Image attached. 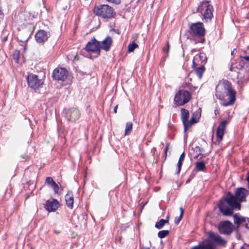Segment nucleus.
<instances>
[{
	"label": "nucleus",
	"mask_w": 249,
	"mask_h": 249,
	"mask_svg": "<svg viewBox=\"0 0 249 249\" xmlns=\"http://www.w3.org/2000/svg\"><path fill=\"white\" fill-rule=\"evenodd\" d=\"M169 215H168L166 217V219H164V220H167V224H168L169 223Z\"/></svg>",
	"instance_id": "3c124183"
},
{
	"label": "nucleus",
	"mask_w": 249,
	"mask_h": 249,
	"mask_svg": "<svg viewBox=\"0 0 249 249\" xmlns=\"http://www.w3.org/2000/svg\"><path fill=\"white\" fill-rule=\"evenodd\" d=\"M236 91L232 88L231 83L227 80H222L215 88V95L217 99L224 100L226 96H229V101L222 104L227 107L233 105L236 100Z\"/></svg>",
	"instance_id": "f257e3e1"
},
{
	"label": "nucleus",
	"mask_w": 249,
	"mask_h": 249,
	"mask_svg": "<svg viewBox=\"0 0 249 249\" xmlns=\"http://www.w3.org/2000/svg\"><path fill=\"white\" fill-rule=\"evenodd\" d=\"M191 93L187 90L180 89L174 97V101L178 106H183L188 103L191 99Z\"/></svg>",
	"instance_id": "0eeeda50"
},
{
	"label": "nucleus",
	"mask_w": 249,
	"mask_h": 249,
	"mask_svg": "<svg viewBox=\"0 0 249 249\" xmlns=\"http://www.w3.org/2000/svg\"><path fill=\"white\" fill-rule=\"evenodd\" d=\"M195 168L197 171L203 172L206 169L205 163L203 161H197L196 163Z\"/></svg>",
	"instance_id": "4be33fe9"
},
{
	"label": "nucleus",
	"mask_w": 249,
	"mask_h": 249,
	"mask_svg": "<svg viewBox=\"0 0 249 249\" xmlns=\"http://www.w3.org/2000/svg\"><path fill=\"white\" fill-rule=\"evenodd\" d=\"M51 186L53 188L54 193L57 194L59 191V186L58 184L55 182L51 185Z\"/></svg>",
	"instance_id": "72a5a7b5"
},
{
	"label": "nucleus",
	"mask_w": 249,
	"mask_h": 249,
	"mask_svg": "<svg viewBox=\"0 0 249 249\" xmlns=\"http://www.w3.org/2000/svg\"><path fill=\"white\" fill-rule=\"evenodd\" d=\"M234 231H236V238L238 240H240L241 239V235L239 231V229H235Z\"/></svg>",
	"instance_id": "f704fd0d"
},
{
	"label": "nucleus",
	"mask_w": 249,
	"mask_h": 249,
	"mask_svg": "<svg viewBox=\"0 0 249 249\" xmlns=\"http://www.w3.org/2000/svg\"><path fill=\"white\" fill-rule=\"evenodd\" d=\"M248 195V190L243 187H240L236 189L235 192L234 196L237 200V201L240 203V202L245 201L246 197Z\"/></svg>",
	"instance_id": "4468645a"
},
{
	"label": "nucleus",
	"mask_w": 249,
	"mask_h": 249,
	"mask_svg": "<svg viewBox=\"0 0 249 249\" xmlns=\"http://www.w3.org/2000/svg\"><path fill=\"white\" fill-rule=\"evenodd\" d=\"M112 43V39L109 36H107L105 39H104L102 43L99 41V48L101 49L104 50L106 52L109 51Z\"/></svg>",
	"instance_id": "dca6fc26"
},
{
	"label": "nucleus",
	"mask_w": 249,
	"mask_h": 249,
	"mask_svg": "<svg viewBox=\"0 0 249 249\" xmlns=\"http://www.w3.org/2000/svg\"><path fill=\"white\" fill-rule=\"evenodd\" d=\"M111 30L114 31L115 33H116L118 35H120V30H118V29H112Z\"/></svg>",
	"instance_id": "a18cd8bd"
},
{
	"label": "nucleus",
	"mask_w": 249,
	"mask_h": 249,
	"mask_svg": "<svg viewBox=\"0 0 249 249\" xmlns=\"http://www.w3.org/2000/svg\"><path fill=\"white\" fill-rule=\"evenodd\" d=\"M244 245H245V246H247V247H249V244H245Z\"/></svg>",
	"instance_id": "052dcab7"
},
{
	"label": "nucleus",
	"mask_w": 249,
	"mask_h": 249,
	"mask_svg": "<svg viewBox=\"0 0 249 249\" xmlns=\"http://www.w3.org/2000/svg\"><path fill=\"white\" fill-rule=\"evenodd\" d=\"M184 158H185V153H184V152H183L180 155V156L178 160V162L177 163V169L176 174L178 175L179 174L180 172L182 165V162L184 159Z\"/></svg>",
	"instance_id": "412c9836"
},
{
	"label": "nucleus",
	"mask_w": 249,
	"mask_h": 249,
	"mask_svg": "<svg viewBox=\"0 0 249 249\" xmlns=\"http://www.w3.org/2000/svg\"><path fill=\"white\" fill-rule=\"evenodd\" d=\"M244 247L242 246L241 248V249H243Z\"/></svg>",
	"instance_id": "e2e57ef3"
},
{
	"label": "nucleus",
	"mask_w": 249,
	"mask_h": 249,
	"mask_svg": "<svg viewBox=\"0 0 249 249\" xmlns=\"http://www.w3.org/2000/svg\"><path fill=\"white\" fill-rule=\"evenodd\" d=\"M59 206V201L56 199H53L52 201H46L45 208L49 212H55Z\"/></svg>",
	"instance_id": "2eb2a0df"
},
{
	"label": "nucleus",
	"mask_w": 249,
	"mask_h": 249,
	"mask_svg": "<svg viewBox=\"0 0 249 249\" xmlns=\"http://www.w3.org/2000/svg\"><path fill=\"white\" fill-rule=\"evenodd\" d=\"M219 113V111L217 110V109H215L214 110V114H215V115L216 116L217 115V114H218Z\"/></svg>",
	"instance_id": "6e6d98bb"
},
{
	"label": "nucleus",
	"mask_w": 249,
	"mask_h": 249,
	"mask_svg": "<svg viewBox=\"0 0 249 249\" xmlns=\"http://www.w3.org/2000/svg\"><path fill=\"white\" fill-rule=\"evenodd\" d=\"M208 235V239L192 247L191 249H216L215 246H224L226 244V241L217 233L209 231Z\"/></svg>",
	"instance_id": "7ed1b4c3"
},
{
	"label": "nucleus",
	"mask_w": 249,
	"mask_h": 249,
	"mask_svg": "<svg viewBox=\"0 0 249 249\" xmlns=\"http://www.w3.org/2000/svg\"><path fill=\"white\" fill-rule=\"evenodd\" d=\"M68 71L66 68H57L52 74V78L54 80L64 81L68 77Z\"/></svg>",
	"instance_id": "9b49d317"
},
{
	"label": "nucleus",
	"mask_w": 249,
	"mask_h": 249,
	"mask_svg": "<svg viewBox=\"0 0 249 249\" xmlns=\"http://www.w3.org/2000/svg\"><path fill=\"white\" fill-rule=\"evenodd\" d=\"M213 6L209 4L207 8L204 11V13L202 15H203L204 18L207 21L208 19L211 20L213 17Z\"/></svg>",
	"instance_id": "a211bd4d"
},
{
	"label": "nucleus",
	"mask_w": 249,
	"mask_h": 249,
	"mask_svg": "<svg viewBox=\"0 0 249 249\" xmlns=\"http://www.w3.org/2000/svg\"><path fill=\"white\" fill-rule=\"evenodd\" d=\"M181 120H182V122L187 121V120H188L189 118V111L185 108H181Z\"/></svg>",
	"instance_id": "5701e85b"
},
{
	"label": "nucleus",
	"mask_w": 249,
	"mask_h": 249,
	"mask_svg": "<svg viewBox=\"0 0 249 249\" xmlns=\"http://www.w3.org/2000/svg\"><path fill=\"white\" fill-rule=\"evenodd\" d=\"M66 205L70 209H72L73 207V197L71 192H69L65 196Z\"/></svg>",
	"instance_id": "6ab92c4d"
},
{
	"label": "nucleus",
	"mask_w": 249,
	"mask_h": 249,
	"mask_svg": "<svg viewBox=\"0 0 249 249\" xmlns=\"http://www.w3.org/2000/svg\"><path fill=\"white\" fill-rule=\"evenodd\" d=\"M213 134L212 136V140L213 139Z\"/></svg>",
	"instance_id": "680f3d73"
},
{
	"label": "nucleus",
	"mask_w": 249,
	"mask_h": 249,
	"mask_svg": "<svg viewBox=\"0 0 249 249\" xmlns=\"http://www.w3.org/2000/svg\"><path fill=\"white\" fill-rule=\"evenodd\" d=\"M200 116H198L197 113H193L191 116V122L196 124L199 121Z\"/></svg>",
	"instance_id": "2f4dec72"
},
{
	"label": "nucleus",
	"mask_w": 249,
	"mask_h": 249,
	"mask_svg": "<svg viewBox=\"0 0 249 249\" xmlns=\"http://www.w3.org/2000/svg\"><path fill=\"white\" fill-rule=\"evenodd\" d=\"M199 155H202V156H203V155H202V154L199 153V154H197V155H196V156H194V159H197V158L198 157V156H199Z\"/></svg>",
	"instance_id": "5fc2aeb1"
},
{
	"label": "nucleus",
	"mask_w": 249,
	"mask_h": 249,
	"mask_svg": "<svg viewBox=\"0 0 249 249\" xmlns=\"http://www.w3.org/2000/svg\"><path fill=\"white\" fill-rule=\"evenodd\" d=\"M179 209H180V215L181 216H183V213H184V210L182 207H180L179 208Z\"/></svg>",
	"instance_id": "c03bdc74"
},
{
	"label": "nucleus",
	"mask_w": 249,
	"mask_h": 249,
	"mask_svg": "<svg viewBox=\"0 0 249 249\" xmlns=\"http://www.w3.org/2000/svg\"><path fill=\"white\" fill-rule=\"evenodd\" d=\"M93 12L95 15L103 19H112L116 16L113 8L107 4L96 5L93 9Z\"/></svg>",
	"instance_id": "20e7f679"
},
{
	"label": "nucleus",
	"mask_w": 249,
	"mask_h": 249,
	"mask_svg": "<svg viewBox=\"0 0 249 249\" xmlns=\"http://www.w3.org/2000/svg\"><path fill=\"white\" fill-rule=\"evenodd\" d=\"M50 36V32L40 29L37 31L35 37L36 41L38 43L43 45L48 40Z\"/></svg>",
	"instance_id": "ddd939ff"
},
{
	"label": "nucleus",
	"mask_w": 249,
	"mask_h": 249,
	"mask_svg": "<svg viewBox=\"0 0 249 249\" xmlns=\"http://www.w3.org/2000/svg\"><path fill=\"white\" fill-rule=\"evenodd\" d=\"M170 231L169 230H162L159 231L158 233V236L160 238H163L169 235Z\"/></svg>",
	"instance_id": "c85d7f7f"
},
{
	"label": "nucleus",
	"mask_w": 249,
	"mask_h": 249,
	"mask_svg": "<svg viewBox=\"0 0 249 249\" xmlns=\"http://www.w3.org/2000/svg\"><path fill=\"white\" fill-rule=\"evenodd\" d=\"M133 124L131 122H127L125 126V135H128L132 130Z\"/></svg>",
	"instance_id": "a878e982"
},
{
	"label": "nucleus",
	"mask_w": 249,
	"mask_h": 249,
	"mask_svg": "<svg viewBox=\"0 0 249 249\" xmlns=\"http://www.w3.org/2000/svg\"><path fill=\"white\" fill-rule=\"evenodd\" d=\"M190 29L192 35L197 38V42L204 43L205 42L206 31L202 22L198 21L193 23L191 24Z\"/></svg>",
	"instance_id": "39448f33"
},
{
	"label": "nucleus",
	"mask_w": 249,
	"mask_h": 249,
	"mask_svg": "<svg viewBox=\"0 0 249 249\" xmlns=\"http://www.w3.org/2000/svg\"><path fill=\"white\" fill-rule=\"evenodd\" d=\"M141 249H150V248L149 247H142Z\"/></svg>",
	"instance_id": "4d7b16f0"
},
{
	"label": "nucleus",
	"mask_w": 249,
	"mask_h": 249,
	"mask_svg": "<svg viewBox=\"0 0 249 249\" xmlns=\"http://www.w3.org/2000/svg\"><path fill=\"white\" fill-rule=\"evenodd\" d=\"M167 220H164V219H161L159 221L156 223L155 227L158 229H161L166 224H167Z\"/></svg>",
	"instance_id": "393cba45"
},
{
	"label": "nucleus",
	"mask_w": 249,
	"mask_h": 249,
	"mask_svg": "<svg viewBox=\"0 0 249 249\" xmlns=\"http://www.w3.org/2000/svg\"><path fill=\"white\" fill-rule=\"evenodd\" d=\"M246 222L245 223H248L249 224V218L245 217Z\"/></svg>",
	"instance_id": "603ef678"
},
{
	"label": "nucleus",
	"mask_w": 249,
	"mask_h": 249,
	"mask_svg": "<svg viewBox=\"0 0 249 249\" xmlns=\"http://www.w3.org/2000/svg\"><path fill=\"white\" fill-rule=\"evenodd\" d=\"M232 66H233V63H232V64H231V67H230V69H229V70H230V71H233Z\"/></svg>",
	"instance_id": "864d4df0"
},
{
	"label": "nucleus",
	"mask_w": 249,
	"mask_h": 249,
	"mask_svg": "<svg viewBox=\"0 0 249 249\" xmlns=\"http://www.w3.org/2000/svg\"><path fill=\"white\" fill-rule=\"evenodd\" d=\"M209 4V1L204 0L200 2L196 9V12L203 14V12L207 8V6Z\"/></svg>",
	"instance_id": "aec40b11"
},
{
	"label": "nucleus",
	"mask_w": 249,
	"mask_h": 249,
	"mask_svg": "<svg viewBox=\"0 0 249 249\" xmlns=\"http://www.w3.org/2000/svg\"><path fill=\"white\" fill-rule=\"evenodd\" d=\"M169 146V143H166V146H165V148L164 149V156H165V158H164V160H165V159L166 158L167 152L168 150Z\"/></svg>",
	"instance_id": "4c0bfd02"
},
{
	"label": "nucleus",
	"mask_w": 249,
	"mask_h": 249,
	"mask_svg": "<svg viewBox=\"0 0 249 249\" xmlns=\"http://www.w3.org/2000/svg\"><path fill=\"white\" fill-rule=\"evenodd\" d=\"M235 229H239L240 226L246 222L245 217L239 215L238 213L233 214Z\"/></svg>",
	"instance_id": "f3484780"
},
{
	"label": "nucleus",
	"mask_w": 249,
	"mask_h": 249,
	"mask_svg": "<svg viewBox=\"0 0 249 249\" xmlns=\"http://www.w3.org/2000/svg\"><path fill=\"white\" fill-rule=\"evenodd\" d=\"M205 71V68L203 65H201L200 67L196 69V73L199 78L201 79L203 74Z\"/></svg>",
	"instance_id": "b1692460"
},
{
	"label": "nucleus",
	"mask_w": 249,
	"mask_h": 249,
	"mask_svg": "<svg viewBox=\"0 0 249 249\" xmlns=\"http://www.w3.org/2000/svg\"><path fill=\"white\" fill-rule=\"evenodd\" d=\"M84 51H86L87 52H93L96 54L93 57L95 58L98 57L100 55L101 52L99 48V41L95 37L92 38L87 43L85 47L81 51V54L87 57L91 58V56H89L88 54L86 55L84 53Z\"/></svg>",
	"instance_id": "423d86ee"
},
{
	"label": "nucleus",
	"mask_w": 249,
	"mask_h": 249,
	"mask_svg": "<svg viewBox=\"0 0 249 249\" xmlns=\"http://www.w3.org/2000/svg\"><path fill=\"white\" fill-rule=\"evenodd\" d=\"M241 206V204L230 192L226 194L224 200H221L218 204L220 211L226 216H232L233 210L235 209H240Z\"/></svg>",
	"instance_id": "f03ea898"
},
{
	"label": "nucleus",
	"mask_w": 249,
	"mask_h": 249,
	"mask_svg": "<svg viewBox=\"0 0 249 249\" xmlns=\"http://www.w3.org/2000/svg\"><path fill=\"white\" fill-rule=\"evenodd\" d=\"M20 51L16 50L13 54V58L15 60L16 63H18L20 58Z\"/></svg>",
	"instance_id": "7c9ffc66"
},
{
	"label": "nucleus",
	"mask_w": 249,
	"mask_h": 249,
	"mask_svg": "<svg viewBox=\"0 0 249 249\" xmlns=\"http://www.w3.org/2000/svg\"><path fill=\"white\" fill-rule=\"evenodd\" d=\"M28 39H29V37H28L25 40H19V39H18V41L19 42H22V43H23V44H21V45L24 46V50H26V46H27V41H28Z\"/></svg>",
	"instance_id": "c9c22d12"
},
{
	"label": "nucleus",
	"mask_w": 249,
	"mask_h": 249,
	"mask_svg": "<svg viewBox=\"0 0 249 249\" xmlns=\"http://www.w3.org/2000/svg\"><path fill=\"white\" fill-rule=\"evenodd\" d=\"M197 56L196 55L194 57V61H193V67H195V65H196V63H195V62L194 60H195V59H197Z\"/></svg>",
	"instance_id": "8fccbe9b"
},
{
	"label": "nucleus",
	"mask_w": 249,
	"mask_h": 249,
	"mask_svg": "<svg viewBox=\"0 0 249 249\" xmlns=\"http://www.w3.org/2000/svg\"><path fill=\"white\" fill-rule=\"evenodd\" d=\"M243 226L245 227V228L247 229L248 231H249V224L248 223H244V224H243Z\"/></svg>",
	"instance_id": "37998d69"
},
{
	"label": "nucleus",
	"mask_w": 249,
	"mask_h": 249,
	"mask_svg": "<svg viewBox=\"0 0 249 249\" xmlns=\"http://www.w3.org/2000/svg\"><path fill=\"white\" fill-rule=\"evenodd\" d=\"M182 123L184 126V131L185 132H186L188 129L189 127H190L193 124H195L194 123L191 122V120L190 121L187 120V121H184L182 122Z\"/></svg>",
	"instance_id": "cd10ccee"
},
{
	"label": "nucleus",
	"mask_w": 249,
	"mask_h": 249,
	"mask_svg": "<svg viewBox=\"0 0 249 249\" xmlns=\"http://www.w3.org/2000/svg\"><path fill=\"white\" fill-rule=\"evenodd\" d=\"M63 112L68 121L75 122L78 120L81 116L80 110L76 107H70L64 108Z\"/></svg>",
	"instance_id": "1a4fd4ad"
},
{
	"label": "nucleus",
	"mask_w": 249,
	"mask_h": 249,
	"mask_svg": "<svg viewBox=\"0 0 249 249\" xmlns=\"http://www.w3.org/2000/svg\"><path fill=\"white\" fill-rule=\"evenodd\" d=\"M220 233L230 235L235 230V226L229 220L220 221L217 226Z\"/></svg>",
	"instance_id": "6e6552de"
},
{
	"label": "nucleus",
	"mask_w": 249,
	"mask_h": 249,
	"mask_svg": "<svg viewBox=\"0 0 249 249\" xmlns=\"http://www.w3.org/2000/svg\"><path fill=\"white\" fill-rule=\"evenodd\" d=\"M195 174L193 173L190 175L189 178L186 180V183L187 184L190 182V181L195 177Z\"/></svg>",
	"instance_id": "ea45409f"
},
{
	"label": "nucleus",
	"mask_w": 249,
	"mask_h": 249,
	"mask_svg": "<svg viewBox=\"0 0 249 249\" xmlns=\"http://www.w3.org/2000/svg\"><path fill=\"white\" fill-rule=\"evenodd\" d=\"M167 53L169 52V48H170V45L169 41H167Z\"/></svg>",
	"instance_id": "09e8293b"
},
{
	"label": "nucleus",
	"mask_w": 249,
	"mask_h": 249,
	"mask_svg": "<svg viewBox=\"0 0 249 249\" xmlns=\"http://www.w3.org/2000/svg\"><path fill=\"white\" fill-rule=\"evenodd\" d=\"M138 47H139L138 45L134 41H132L128 46L127 52H128L129 53L133 52L135 49H136Z\"/></svg>",
	"instance_id": "bb28decb"
},
{
	"label": "nucleus",
	"mask_w": 249,
	"mask_h": 249,
	"mask_svg": "<svg viewBox=\"0 0 249 249\" xmlns=\"http://www.w3.org/2000/svg\"><path fill=\"white\" fill-rule=\"evenodd\" d=\"M182 217H183V216H181L180 215H179V216L178 217H176L175 219V223L176 225H178L179 223V222L181 220V219L182 218Z\"/></svg>",
	"instance_id": "e433bc0d"
},
{
	"label": "nucleus",
	"mask_w": 249,
	"mask_h": 249,
	"mask_svg": "<svg viewBox=\"0 0 249 249\" xmlns=\"http://www.w3.org/2000/svg\"><path fill=\"white\" fill-rule=\"evenodd\" d=\"M55 181L52 177H47L45 179V183L48 185H52Z\"/></svg>",
	"instance_id": "473e14b6"
},
{
	"label": "nucleus",
	"mask_w": 249,
	"mask_h": 249,
	"mask_svg": "<svg viewBox=\"0 0 249 249\" xmlns=\"http://www.w3.org/2000/svg\"><path fill=\"white\" fill-rule=\"evenodd\" d=\"M140 0H138V2Z\"/></svg>",
	"instance_id": "0e129e2a"
},
{
	"label": "nucleus",
	"mask_w": 249,
	"mask_h": 249,
	"mask_svg": "<svg viewBox=\"0 0 249 249\" xmlns=\"http://www.w3.org/2000/svg\"><path fill=\"white\" fill-rule=\"evenodd\" d=\"M228 122V120H225L220 122L218 125L216 131V140L214 142L215 144H218L223 140L225 132L226 126Z\"/></svg>",
	"instance_id": "f8f14e48"
},
{
	"label": "nucleus",
	"mask_w": 249,
	"mask_h": 249,
	"mask_svg": "<svg viewBox=\"0 0 249 249\" xmlns=\"http://www.w3.org/2000/svg\"><path fill=\"white\" fill-rule=\"evenodd\" d=\"M7 36H5V37H3V40L4 41H5L6 40H7Z\"/></svg>",
	"instance_id": "13d9d810"
},
{
	"label": "nucleus",
	"mask_w": 249,
	"mask_h": 249,
	"mask_svg": "<svg viewBox=\"0 0 249 249\" xmlns=\"http://www.w3.org/2000/svg\"><path fill=\"white\" fill-rule=\"evenodd\" d=\"M117 108H118V105H116L114 107V109H113V112L114 113H117Z\"/></svg>",
	"instance_id": "49530a36"
},
{
	"label": "nucleus",
	"mask_w": 249,
	"mask_h": 249,
	"mask_svg": "<svg viewBox=\"0 0 249 249\" xmlns=\"http://www.w3.org/2000/svg\"><path fill=\"white\" fill-rule=\"evenodd\" d=\"M163 51L164 52H167V54H164V55L163 56V57H162V58L161 59L162 60L164 61L165 60V58L166 57L168 56L167 47H164V48H163Z\"/></svg>",
	"instance_id": "a19ab883"
},
{
	"label": "nucleus",
	"mask_w": 249,
	"mask_h": 249,
	"mask_svg": "<svg viewBox=\"0 0 249 249\" xmlns=\"http://www.w3.org/2000/svg\"><path fill=\"white\" fill-rule=\"evenodd\" d=\"M198 58H199L201 60H202V61H203V58H204V60H203V61H204V60H206V61H207V58H206V57L204 56H203V55H199V56H198Z\"/></svg>",
	"instance_id": "79ce46f5"
},
{
	"label": "nucleus",
	"mask_w": 249,
	"mask_h": 249,
	"mask_svg": "<svg viewBox=\"0 0 249 249\" xmlns=\"http://www.w3.org/2000/svg\"><path fill=\"white\" fill-rule=\"evenodd\" d=\"M26 79L29 87L34 90L38 89L43 85V82L36 74L29 73Z\"/></svg>",
	"instance_id": "9d476101"
},
{
	"label": "nucleus",
	"mask_w": 249,
	"mask_h": 249,
	"mask_svg": "<svg viewBox=\"0 0 249 249\" xmlns=\"http://www.w3.org/2000/svg\"><path fill=\"white\" fill-rule=\"evenodd\" d=\"M106 0L109 2L114 3L116 4H120L121 2V0Z\"/></svg>",
	"instance_id": "58836bf2"
},
{
	"label": "nucleus",
	"mask_w": 249,
	"mask_h": 249,
	"mask_svg": "<svg viewBox=\"0 0 249 249\" xmlns=\"http://www.w3.org/2000/svg\"><path fill=\"white\" fill-rule=\"evenodd\" d=\"M235 50V49H234L232 51H231V55H233L234 52Z\"/></svg>",
	"instance_id": "bf43d9fd"
},
{
	"label": "nucleus",
	"mask_w": 249,
	"mask_h": 249,
	"mask_svg": "<svg viewBox=\"0 0 249 249\" xmlns=\"http://www.w3.org/2000/svg\"><path fill=\"white\" fill-rule=\"evenodd\" d=\"M246 180L248 182V184H249V171L247 173V176L246 178Z\"/></svg>",
	"instance_id": "de8ad7c7"
},
{
	"label": "nucleus",
	"mask_w": 249,
	"mask_h": 249,
	"mask_svg": "<svg viewBox=\"0 0 249 249\" xmlns=\"http://www.w3.org/2000/svg\"><path fill=\"white\" fill-rule=\"evenodd\" d=\"M240 57L242 59L239 62L240 65L243 66V65H244L245 63H248V64H249V56L240 55Z\"/></svg>",
	"instance_id": "c756f323"
}]
</instances>
